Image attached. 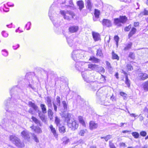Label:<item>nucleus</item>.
Returning <instances> with one entry per match:
<instances>
[{
	"mask_svg": "<svg viewBox=\"0 0 148 148\" xmlns=\"http://www.w3.org/2000/svg\"><path fill=\"white\" fill-rule=\"evenodd\" d=\"M98 69H99V71L97 72H100L102 73H103L105 72V70L103 67H99L98 66Z\"/></svg>",
	"mask_w": 148,
	"mask_h": 148,
	"instance_id": "6e6d98bb",
	"label": "nucleus"
},
{
	"mask_svg": "<svg viewBox=\"0 0 148 148\" xmlns=\"http://www.w3.org/2000/svg\"><path fill=\"white\" fill-rule=\"evenodd\" d=\"M127 20V18L125 16H120L119 18L114 19V23L117 27H121L122 24L125 23Z\"/></svg>",
	"mask_w": 148,
	"mask_h": 148,
	"instance_id": "39448f33",
	"label": "nucleus"
},
{
	"mask_svg": "<svg viewBox=\"0 0 148 148\" xmlns=\"http://www.w3.org/2000/svg\"><path fill=\"white\" fill-rule=\"evenodd\" d=\"M77 4L79 7V9L81 10L84 7V3L82 1H79L77 2Z\"/></svg>",
	"mask_w": 148,
	"mask_h": 148,
	"instance_id": "bb28decb",
	"label": "nucleus"
},
{
	"mask_svg": "<svg viewBox=\"0 0 148 148\" xmlns=\"http://www.w3.org/2000/svg\"><path fill=\"white\" fill-rule=\"evenodd\" d=\"M144 112L146 113L147 114V117L148 118V108L147 107L145 108L144 109Z\"/></svg>",
	"mask_w": 148,
	"mask_h": 148,
	"instance_id": "774afa93",
	"label": "nucleus"
},
{
	"mask_svg": "<svg viewBox=\"0 0 148 148\" xmlns=\"http://www.w3.org/2000/svg\"><path fill=\"white\" fill-rule=\"evenodd\" d=\"M53 5H51L50 8L49 12V16L50 20L52 22L54 25L56 27H58L60 25L61 22L60 21H58L57 18H55L53 20V17L51 16L52 13L53 11Z\"/></svg>",
	"mask_w": 148,
	"mask_h": 148,
	"instance_id": "6e6552de",
	"label": "nucleus"
},
{
	"mask_svg": "<svg viewBox=\"0 0 148 148\" xmlns=\"http://www.w3.org/2000/svg\"><path fill=\"white\" fill-rule=\"evenodd\" d=\"M132 135L136 138H138L139 136V133L137 132H133Z\"/></svg>",
	"mask_w": 148,
	"mask_h": 148,
	"instance_id": "49530a36",
	"label": "nucleus"
},
{
	"mask_svg": "<svg viewBox=\"0 0 148 148\" xmlns=\"http://www.w3.org/2000/svg\"><path fill=\"white\" fill-rule=\"evenodd\" d=\"M132 45V43L131 42H130L127 44L126 46L124 48V49L125 51H127L129 50L131 48V46Z\"/></svg>",
	"mask_w": 148,
	"mask_h": 148,
	"instance_id": "c9c22d12",
	"label": "nucleus"
},
{
	"mask_svg": "<svg viewBox=\"0 0 148 148\" xmlns=\"http://www.w3.org/2000/svg\"><path fill=\"white\" fill-rule=\"evenodd\" d=\"M114 40L116 42L117 46H118L119 40V37L117 36H116L114 37Z\"/></svg>",
	"mask_w": 148,
	"mask_h": 148,
	"instance_id": "13d9d810",
	"label": "nucleus"
},
{
	"mask_svg": "<svg viewBox=\"0 0 148 148\" xmlns=\"http://www.w3.org/2000/svg\"><path fill=\"white\" fill-rule=\"evenodd\" d=\"M67 40L68 44L69 46L71 47H72L73 48L75 47V45H74L73 43V40L70 38H67Z\"/></svg>",
	"mask_w": 148,
	"mask_h": 148,
	"instance_id": "a878e982",
	"label": "nucleus"
},
{
	"mask_svg": "<svg viewBox=\"0 0 148 148\" xmlns=\"http://www.w3.org/2000/svg\"><path fill=\"white\" fill-rule=\"evenodd\" d=\"M69 3L71 5H66L65 6L66 8H68L69 7L71 8H73L74 5L73 4V2L71 0H70L69 1Z\"/></svg>",
	"mask_w": 148,
	"mask_h": 148,
	"instance_id": "8fccbe9b",
	"label": "nucleus"
},
{
	"mask_svg": "<svg viewBox=\"0 0 148 148\" xmlns=\"http://www.w3.org/2000/svg\"><path fill=\"white\" fill-rule=\"evenodd\" d=\"M62 103L63 104V107H64V110L66 111L67 109V106L66 101H63L62 102Z\"/></svg>",
	"mask_w": 148,
	"mask_h": 148,
	"instance_id": "4d7b16f0",
	"label": "nucleus"
},
{
	"mask_svg": "<svg viewBox=\"0 0 148 148\" xmlns=\"http://www.w3.org/2000/svg\"><path fill=\"white\" fill-rule=\"evenodd\" d=\"M32 129L34 130V132L37 133H40L42 132L41 129L38 127H34L33 125L30 127Z\"/></svg>",
	"mask_w": 148,
	"mask_h": 148,
	"instance_id": "412c9836",
	"label": "nucleus"
},
{
	"mask_svg": "<svg viewBox=\"0 0 148 148\" xmlns=\"http://www.w3.org/2000/svg\"><path fill=\"white\" fill-rule=\"evenodd\" d=\"M92 36L93 38L95 41H98L100 39V36L99 34L96 33H92Z\"/></svg>",
	"mask_w": 148,
	"mask_h": 148,
	"instance_id": "b1692460",
	"label": "nucleus"
},
{
	"mask_svg": "<svg viewBox=\"0 0 148 148\" xmlns=\"http://www.w3.org/2000/svg\"><path fill=\"white\" fill-rule=\"evenodd\" d=\"M137 78L140 80H144L148 78V75L146 73H140L138 74Z\"/></svg>",
	"mask_w": 148,
	"mask_h": 148,
	"instance_id": "9b49d317",
	"label": "nucleus"
},
{
	"mask_svg": "<svg viewBox=\"0 0 148 148\" xmlns=\"http://www.w3.org/2000/svg\"><path fill=\"white\" fill-rule=\"evenodd\" d=\"M38 116L42 122H44L46 124L47 123V119L46 118L45 116L42 114L41 112H40L39 113Z\"/></svg>",
	"mask_w": 148,
	"mask_h": 148,
	"instance_id": "6ab92c4d",
	"label": "nucleus"
},
{
	"mask_svg": "<svg viewBox=\"0 0 148 148\" xmlns=\"http://www.w3.org/2000/svg\"><path fill=\"white\" fill-rule=\"evenodd\" d=\"M49 128L51 129V132L52 133L55 138H57L58 137V135L56 133V132L55 128L53 127L52 125L49 126Z\"/></svg>",
	"mask_w": 148,
	"mask_h": 148,
	"instance_id": "4be33fe9",
	"label": "nucleus"
},
{
	"mask_svg": "<svg viewBox=\"0 0 148 148\" xmlns=\"http://www.w3.org/2000/svg\"><path fill=\"white\" fill-rule=\"evenodd\" d=\"M76 62L75 67L76 69L78 71H82V75L83 79L87 82H90V81L88 78L86 77V74L85 72L83 71V69L85 71H87L88 70L87 68L88 63L87 62H77V61Z\"/></svg>",
	"mask_w": 148,
	"mask_h": 148,
	"instance_id": "f03ea898",
	"label": "nucleus"
},
{
	"mask_svg": "<svg viewBox=\"0 0 148 148\" xmlns=\"http://www.w3.org/2000/svg\"><path fill=\"white\" fill-rule=\"evenodd\" d=\"M84 52L81 50H74L71 53V57L75 62L82 58L84 57Z\"/></svg>",
	"mask_w": 148,
	"mask_h": 148,
	"instance_id": "20e7f679",
	"label": "nucleus"
},
{
	"mask_svg": "<svg viewBox=\"0 0 148 148\" xmlns=\"http://www.w3.org/2000/svg\"><path fill=\"white\" fill-rule=\"evenodd\" d=\"M87 8L90 10L92 8V4L90 0H87L86 1Z\"/></svg>",
	"mask_w": 148,
	"mask_h": 148,
	"instance_id": "2f4dec72",
	"label": "nucleus"
},
{
	"mask_svg": "<svg viewBox=\"0 0 148 148\" xmlns=\"http://www.w3.org/2000/svg\"><path fill=\"white\" fill-rule=\"evenodd\" d=\"M131 27V25H130L126 27L125 28L124 30L125 31H128Z\"/></svg>",
	"mask_w": 148,
	"mask_h": 148,
	"instance_id": "0e129e2a",
	"label": "nucleus"
},
{
	"mask_svg": "<svg viewBox=\"0 0 148 148\" xmlns=\"http://www.w3.org/2000/svg\"><path fill=\"white\" fill-rule=\"evenodd\" d=\"M100 82L101 83H105L106 81V77L102 75H101V77L100 79Z\"/></svg>",
	"mask_w": 148,
	"mask_h": 148,
	"instance_id": "79ce46f5",
	"label": "nucleus"
},
{
	"mask_svg": "<svg viewBox=\"0 0 148 148\" xmlns=\"http://www.w3.org/2000/svg\"><path fill=\"white\" fill-rule=\"evenodd\" d=\"M32 119L36 124L40 125V123L39 120L36 117L33 116L32 118Z\"/></svg>",
	"mask_w": 148,
	"mask_h": 148,
	"instance_id": "72a5a7b5",
	"label": "nucleus"
},
{
	"mask_svg": "<svg viewBox=\"0 0 148 148\" xmlns=\"http://www.w3.org/2000/svg\"><path fill=\"white\" fill-rule=\"evenodd\" d=\"M89 60L93 62L97 63L99 61V60L96 58L95 57L93 56H92L90 57Z\"/></svg>",
	"mask_w": 148,
	"mask_h": 148,
	"instance_id": "c85d7f7f",
	"label": "nucleus"
},
{
	"mask_svg": "<svg viewBox=\"0 0 148 148\" xmlns=\"http://www.w3.org/2000/svg\"><path fill=\"white\" fill-rule=\"evenodd\" d=\"M59 127V132L62 133H64L65 132V128L64 126L61 127L58 126Z\"/></svg>",
	"mask_w": 148,
	"mask_h": 148,
	"instance_id": "a19ab883",
	"label": "nucleus"
},
{
	"mask_svg": "<svg viewBox=\"0 0 148 148\" xmlns=\"http://www.w3.org/2000/svg\"><path fill=\"white\" fill-rule=\"evenodd\" d=\"M102 24L108 27H110L112 26V23L111 21L108 19H104L103 20Z\"/></svg>",
	"mask_w": 148,
	"mask_h": 148,
	"instance_id": "f8f14e48",
	"label": "nucleus"
},
{
	"mask_svg": "<svg viewBox=\"0 0 148 148\" xmlns=\"http://www.w3.org/2000/svg\"><path fill=\"white\" fill-rule=\"evenodd\" d=\"M143 85L144 90L146 91H148V81L144 82Z\"/></svg>",
	"mask_w": 148,
	"mask_h": 148,
	"instance_id": "c756f323",
	"label": "nucleus"
},
{
	"mask_svg": "<svg viewBox=\"0 0 148 148\" xmlns=\"http://www.w3.org/2000/svg\"><path fill=\"white\" fill-rule=\"evenodd\" d=\"M88 67L91 70H95L96 71H99L98 65L95 64H88Z\"/></svg>",
	"mask_w": 148,
	"mask_h": 148,
	"instance_id": "dca6fc26",
	"label": "nucleus"
},
{
	"mask_svg": "<svg viewBox=\"0 0 148 148\" xmlns=\"http://www.w3.org/2000/svg\"><path fill=\"white\" fill-rule=\"evenodd\" d=\"M4 123H3L2 127L7 130V128L9 127L11 123V121L8 120V119H5L4 120Z\"/></svg>",
	"mask_w": 148,
	"mask_h": 148,
	"instance_id": "4468645a",
	"label": "nucleus"
},
{
	"mask_svg": "<svg viewBox=\"0 0 148 148\" xmlns=\"http://www.w3.org/2000/svg\"><path fill=\"white\" fill-rule=\"evenodd\" d=\"M112 58L113 59H116L117 60H119V57L118 55L116 54L113 51L112 52Z\"/></svg>",
	"mask_w": 148,
	"mask_h": 148,
	"instance_id": "473e14b6",
	"label": "nucleus"
},
{
	"mask_svg": "<svg viewBox=\"0 0 148 148\" xmlns=\"http://www.w3.org/2000/svg\"><path fill=\"white\" fill-rule=\"evenodd\" d=\"M104 88V90H103L102 91V92H101L100 93V94L101 95L100 96V97H102L101 96V95H102H102H106V90H105V88Z\"/></svg>",
	"mask_w": 148,
	"mask_h": 148,
	"instance_id": "69168bd1",
	"label": "nucleus"
},
{
	"mask_svg": "<svg viewBox=\"0 0 148 148\" xmlns=\"http://www.w3.org/2000/svg\"><path fill=\"white\" fill-rule=\"evenodd\" d=\"M16 88H12L10 90V93L11 97V99H8L4 102L5 106H8L9 108L12 110H15L17 106V100L19 99V96L16 94L15 89Z\"/></svg>",
	"mask_w": 148,
	"mask_h": 148,
	"instance_id": "f257e3e1",
	"label": "nucleus"
},
{
	"mask_svg": "<svg viewBox=\"0 0 148 148\" xmlns=\"http://www.w3.org/2000/svg\"><path fill=\"white\" fill-rule=\"evenodd\" d=\"M104 88H100L97 91V101L99 103L103 105H106L105 104V101L106 98V95H101V97H100L101 95H100V93L102 92Z\"/></svg>",
	"mask_w": 148,
	"mask_h": 148,
	"instance_id": "423d86ee",
	"label": "nucleus"
},
{
	"mask_svg": "<svg viewBox=\"0 0 148 148\" xmlns=\"http://www.w3.org/2000/svg\"><path fill=\"white\" fill-rule=\"evenodd\" d=\"M1 53L3 56L5 57L8 56V51L5 49H3L2 50Z\"/></svg>",
	"mask_w": 148,
	"mask_h": 148,
	"instance_id": "37998d69",
	"label": "nucleus"
},
{
	"mask_svg": "<svg viewBox=\"0 0 148 148\" xmlns=\"http://www.w3.org/2000/svg\"><path fill=\"white\" fill-rule=\"evenodd\" d=\"M30 133L26 130H24L21 133V135L25 139H28L30 138Z\"/></svg>",
	"mask_w": 148,
	"mask_h": 148,
	"instance_id": "ddd939ff",
	"label": "nucleus"
},
{
	"mask_svg": "<svg viewBox=\"0 0 148 148\" xmlns=\"http://www.w3.org/2000/svg\"><path fill=\"white\" fill-rule=\"evenodd\" d=\"M96 55L97 56H99V57H102L103 56V54L102 53L101 50L99 49L97 51Z\"/></svg>",
	"mask_w": 148,
	"mask_h": 148,
	"instance_id": "e433bc0d",
	"label": "nucleus"
},
{
	"mask_svg": "<svg viewBox=\"0 0 148 148\" xmlns=\"http://www.w3.org/2000/svg\"><path fill=\"white\" fill-rule=\"evenodd\" d=\"M120 95L123 97L124 99H126L127 95L126 93L123 92H120Z\"/></svg>",
	"mask_w": 148,
	"mask_h": 148,
	"instance_id": "de8ad7c7",
	"label": "nucleus"
},
{
	"mask_svg": "<svg viewBox=\"0 0 148 148\" xmlns=\"http://www.w3.org/2000/svg\"><path fill=\"white\" fill-rule=\"evenodd\" d=\"M60 119L57 116L55 117V123L57 126H60Z\"/></svg>",
	"mask_w": 148,
	"mask_h": 148,
	"instance_id": "4c0bfd02",
	"label": "nucleus"
},
{
	"mask_svg": "<svg viewBox=\"0 0 148 148\" xmlns=\"http://www.w3.org/2000/svg\"><path fill=\"white\" fill-rule=\"evenodd\" d=\"M29 106L32 108L35 111H36L38 110V107L34 103L30 101L29 102Z\"/></svg>",
	"mask_w": 148,
	"mask_h": 148,
	"instance_id": "5701e85b",
	"label": "nucleus"
},
{
	"mask_svg": "<svg viewBox=\"0 0 148 148\" xmlns=\"http://www.w3.org/2000/svg\"><path fill=\"white\" fill-rule=\"evenodd\" d=\"M136 31V29L134 27H132L128 34L129 38L131 37L134 34H135Z\"/></svg>",
	"mask_w": 148,
	"mask_h": 148,
	"instance_id": "393cba45",
	"label": "nucleus"
},
{
	"mask_svg": "<svg viewBox=\"0 0 148 148\" xmlns=\"http://www.w3.org/2000/svg\"><path fill=\"white\" fill-rule=\"evenodd\" d=\"M33 137L34 140L36 142H38V139L36 136H35L34 134H33Z\"/></svg>",
	"mask_w": 148,
	"mask_h": 148,
	"instance_id": "338daca9",
	"label": "nucleus"
},
{
	"mask_svg": "<svg viewBox=\"0 0 148 148\" xmlns=\"http://www.w3.org/2000/svg\"><path fill=\"white\" fill-rule=\"evenodd\" d=\"M78 118L79 123L81 124L83 126H85V124L83 118L81 116H79Z\"/></svg>",
	"mask_w": 148,
	"mask_h": 148,
	"instance_id": "f704fd0d",
	"label": "nucleus"
},
{
	"mask_svg": "<svg viewBox=\"0 0 148 148\" xmlns=\"http://www.w3.org/2000/svg\"><path fill=\"white\" fill-rule=\"evenodd\" d=\"M20 45L18 44H15L12 47L14 49L16 50L19 47Z\"/></svg>",
	"mask_w": 148,
	"mask_h": 148,
	"instance_id": "052dcab7",
	"label": "nucleus"
},
{
	"mask_svg": "<svg viewBox=\"0 0 148 148\" xmlns=\"http://www.w3.org/2000/svg\"><path fill=\"white\" fill-rule=\"evenodd\" d=\"M0 10L1 11H3V12H7L9 11V9L7 7L5 4H2L0 7Z\"/></svg>",
	"mask_w": 148,
	"mask_h": 148,
	"instance_id": "aec40b11",
	"label": "nucleus"
},
{
	"mask_svg": "<svg viewBox=\"0 0 148 148\" xmlns=\"http://www.w3.org/2000/svg\"><path fill=\"white\" fill-rule=\"evenodd\" d=\"M109 146L110 148H116L112 141H109Z\"/></svg>",
	"mask_w": 148,
	"mask_h": 148,
	"instance_id": "e2e57ef3",
	"label": "nucleus"
},
{
	"mask_svg": "<svg viewBox=\"0 0 148 148\" xmlns=\"http://www.w3.org/2000/svg\"><path fill=\"white\" fill-rule=\"evenodd\" d=\"M129 57L132 58V59H134L135 58L134 54V53L132 52H130L129 56Z\"/></svg>",
	"mask_w": 148,
	"mask_h": 148,
	"instance_id": "bf43d9fd",
	"label": "nucleus"
},
{
	"mask_svg": "<svg viewBox=\"0 0 148 148\" xmlns=\"http://www.w3.org/2000/svg\"><path fill=\"white\" fill-rule=\"evenodd\" d=\"M130 81L128 79L127 76L126 75L125 83L127 85L128 87H129L130 86Z\"/></svg>",
	"mask_w": 148,
	"mask_h": 148,
	"instance_id": "58836bf2",
	"label": "nucleus"
},
{
	"mask_svg": "<svg viewBox=\"0 0 148 148\" xmlns=\"http://www.w3.org/2000/svg\"><path fill=\"white\" fill-rule=\"evenodd\" d=\"M126 69L127 71H131L133 69V67L130 64H128L126 66Z\"/></svg>",
	"mask_w": 148,
	"mask_h": 148,
	"instance_id": "ea45409f",
	"label": "nucleus"
},
{
	"mask_svg": "<svg viewBox=\"0 0 148 148\" xmlns=\"http://www.w3.org/2000/svg\"><path fill=\"white\" fill-rule=\"evenodd\" d=\"M79 29L77 26H73L70 27L69 28V31L71 33H74L77 32Z\"/></svg>",
	"mask_w": 148,
	"mask_h": 148,
	"instance_id": "a211bd4d",
	"label": "nucleus"
},
{
	"mask_svg": "<svg viewBox=\"0 0 148 148\" xmlns=\"http://www.w3.org/2000/svg\"><path fill=\"white\" fill-rule=\"evenodd\" d=\"M10 139L11 141L18 147L22 148L25 146L24 143L21 142L19 139L14 135L10 136Z\"/></svg>",
	"mask_w": 148,
	"mask_h": 148,
	"instance_id": "0eeeda50",
	"label": "nucleus"
},
{
	"mask_svg": "<svg viewBox=\"0 0 148 148\" xmlns=\"http://www.w3.org/2000/svg\"><path fill=\"white\" fill-rule=\"evenodd\" d=\"M40 107L42 113L44 114L46 113L47 112V110L45 105V104H41L40 105Z\"/></svg>",
	"mask_w": 148,
	"mask_h": 148,
	"instance_id": "7c9ffc66",
	"label": "nucleus"
},
{
	"mask_svg": "<svg viewBox=\"0 0 148 148\" xmlns=\"http://www.w3.org/2000/svg\"><path fill=\"white\" fill-rule=\"evenodd\" d=\"M1 34L3 37L5 38L7 37L8 36V33L4 31H3L2 32Z\"/></svg>",
	"mask_w": 148,
	"mask_h": 148,
	"instance_id": "5fc2aeb1",
	"label": "nucleus"
},
{
	"mask_svg": "<svg viewBox=\"0 0 148 148\" xmlns=\"http://www.w3.org/2000/svg\"><path fill=\"white\" fill-rule=\"evenodd\" d=\"M33 80L31 78L29 77V79L27 80L26 82V85L27 87L29 88V89H32L34 91H36V88L33 86Z\"/></svg>",
	"mask_w": 148,
	"mask_h": 148,
	"instance_id": "9d476101",
	"label": "nucleus"
},
{
	"mask_svg": "<svg viewBox=\"0 0 148 148\" xmlns=\"http://www.w3.org/2000/svg\"><path fill=\"white\" fill-rule=\"evenodd\" d=\"M56 101L57 105L58 106H60V98L59 97H57Z\"/></svg>",
	"mask_w": 148,
	"mask_h": 148,
	"instance_id": "3c124183",
	"label": "nucleus"
},
{
	"mask_svg": "<svg viewBox=\"0 0 148 148\" xmlns=\"http://www.w3.org/2000/svg\"><path fill=\"white\" fill-rule=\"evenodd\" d=\"M99 11L98 10L95 9L94 13L95 17L96 18H98L99 17Z\"/></svg>",
	"mask_w": 148,
	"mask_h": 148,
	"instance_id": "a18cd8bd",
	"label": "nucleus"
},
{
	"mask_svg": "<svg viewBox=\"0 0 148 148\" xmlns=\"http://www.w3.org/2000/svg\"><path fill=\"white\" fill-rule=\"evenodd\" d=\"M98 125L93 121H91L89 123V128L91 130H93L97 128Z\"/></svg>",
	"mask_w": 148,
	"mask_h": 148,
	"instance_id": "f3484780",
	"label": "nucleus"
},
{
	"mask_svg": "<svg viewBox=\"0 0 148 148\" xmlns=\"http://www.w3.org/2000/svg\"><path fill=\"white\" fill-rule=\"evenodd\" d=\"M71 114L68 113L65 118V121L67 123L68 126L73 130H75L78 126V122L74 119H71Z\"/></svg>",
	"mask_w": 148,
	"mask_h": 148,
	"instance_id": "7ed1b4c3",
	"label": "nucleus"
},
{
	"mask_svg": "<svg viewBox=\"0 0 148 148\" xmlns=\"http://www.w3.org/2000/svg\"><path fill=\"white\" fill-rule=\"evenodd\" d=\"M87 130L86 129L81 130L79 132V134L82 136H84L85 133H86Z\"/></svg>",
	"mask_w": 148,
	"mask_h": 148,
	"instance_id": "09e8293b",
	"label": "nucleus"
},
{
	"mask_svg": "<svg viewBox=\"0 0 148 148\" xmlns=\"http://www.w3.org/2000/svg\"><path fill=\"white\" fill-rule=\"evenodd\" d=\"M112 137V136L110 135H107L106 136L101 137V138H104L105 140L107 141L109 139H110Z\"/></svg>",
	"mask_w": 148,
	"mask_h": 148,
	"instance_id": "603ef678",
	"label": "nucleus"
},
{
	"mask_svg": "<svg viewBox=\"0 0 148 148\" xmlns=\"http://www.w3.org/2000/svg\"><path fill=\"white\" fill-rule=\"evenodd\" d=\"M140 135L142 136H145L147 135V133L145 131H142L140 132Z\"/></svg>",
	"mask_w": 148,
	"mask_h": 148,
	"instance_id": "680f3d73",
	"label": "nucleus"
},
{
	"mask_svg": "<svg viewBox=\"0 0 148 148\" xmlns=\"http://www.w3.org/2000/svg\"><path fill=\"white\" fill-rule=\"evenodd\" d=\"M60 12L61 14L63 16L64 19L68 20L70 19V18L68 15L71 16L73 18L74 16H75V14L73 12L70 11L61 10Z\"/></svg>",
	"mask_w": 148,
	"mask_h": 148,
	"instance_id": "1a4fd4ad",
	"label": "nucleus"
},
{
	"mask_svg": "<svg viewBox=\"0 0 148 148\" xmlns=\"http://www.w3.org/2000/svg\"><path fill=\"white\" fill-rule=\"evenodd\" d=\"M31 25V23L30 22H27L25 26V27L26 28L27 30H28L30 29Z\"/></svg>",
	"mask_w": 148,
	"mask_h": 148,
	"instance_id": "864d4df0",
	"label": "nucleus"
},
{
	"mask_svg": "<svg viewBox=\"0 0 148 148\" xmlns=\"http://www.w3.org/2000/svg\"><path fill=\"white\" fill-rule=\"evenodd\" d=\"M143 15H148V10H146L145 9L144 10V11L141 12L139 14L140 16H142Z\"/></svg>",
	"mask_w": 148,
	"mask_h": 148,
	"instance_id": "c03bdc74",
	"label": "nucleus"
},
{
	"mask_svg": "<svg viewBox=\"0 0 148 148\" xmlns=\"http://www.w3.org/2000/svg\"><path fill=\"white\" fill-rule=\"evenodd\" d=\"M46 103L49 108H51L52 107V98L51 97L47 96L45 99Z\"/></svg>",
	"mask_w": 148,
	"mask_h": 148,
	"instance_id": "2eb2a0df",
	"label": "nucleus"
},
{
	"mask_svg": "<svg viewBox=\"0 0 148 148\" xmlns=\"http://www.w3.org/2000/svg\"><path fill=\"white\" fill-rule=\"evenodd\" d=\"M48 115L49 118L50 119V120H52L53 119V113L51 110L50 109V108H49L48 110Z\"/></svg>",
	"mask_w": 148,
	"mask_h": 148,
	"instance_id": "cd10ccee",
	"label": "nucleus"
}]
</instances>
